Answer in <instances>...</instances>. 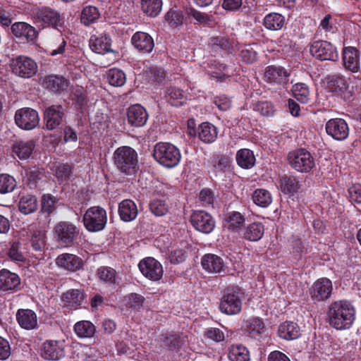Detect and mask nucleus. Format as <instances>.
<instances>
[{"label":"nucleus","instance_id":"nucleus-1","mask_svg":"<svg viewBox=\"0 0 361 361\" xmlns=\"http://www.w3.org/2000/svg\"><path fill=\"white\" fill-rule=\"evenodd\" d=\"M356 315L353 304L346 300L334 301L329 305L327 316L329 325L336 330H347L351 328Z\"/></svg>","mask_w":361,"mask_h":361},{"label":"nucleus","instance_id":"nucleus-2","mask_svg":"<svg viewBox=\"0 0 361 361\" xmlns=\"http://www.w3.org/2000/svg\"><path fill=\"white\" fill-rule=\"evenodd\" d=\"M114 164L123 173L131 176L137 171V154L128 146L120 147L114 153Z\"/></svg>","mask_w":361,"mask_h":361},{"label":"nucleus","instance_id":"nucleus-3","mask_svg":"<svg viewBox=\"0 0 361 361\" xmlns=\"http://www.w3.org/2000/svg\"><path fill=\"white\" fill-rule=\"evenodd\" d=\"M34 23L40 24L43 27H51L60 32L64 30V21L60 13L54 8L42 6L32 13Z\"/></svg>","mask_w":361,"mask_h":361},{"label":"nucleus","instance_id":"nucleus-4","mask_svg":"<svg viewBox=\"0 0 361 361\" xmlns=\"http://www.w3.org/2000/svg\"><path fill=\"white\" fill-rule=\"evenodd\" d=\"M154 159L166 168H173L178 164L181 154L178 148L169 142H159L153 151Z\"/></svg>","mask_w":361,"mask_h":361},{"label":"nucleus","instance_id":"nucleus-5","mask_svg":"<svg viewBox=\"0 0 361 361\" xmlns=\"http://www.w3.org/2000/svg\"><path fill=\"white\" fill-rule=\"evenodd\" d=\"M288 162L293 169L300 173H309L315 166L313 156L305 149L290 152L288 154Z\"/></svg>","mask_w":361,"mask_h":361},{"label":"nucleus","instance_id":"nucleus-6","mask_svg":"<svg viewBox=\"0 0 361 361\" xmlns=\"http://www.w3.org/2000/svg\"><path fill=\"white\" fill-rule=\"evenodd\" d=\"M106 221V212L100 207L94 206L89 208L83 216L84 226L87 231L91 232L103 230Z\"/></svg>","mask_w":361,"mask_h":361},{"label":"nucleus","instance_id":"nucleus-7","mask_svg":"<svg viewBox=\"0 0 361 361\" xmlns=\"http://www.w3.org/2000/svg\"><path fill=\"white\" fill-rule=\"evenodd\" d=\"M241 293L239 290L227 288L219 304V309L222 313L228 315L238 314L242 309Z\"/></svg>","mask_w":361,"mask_h":361},{"label":"nucleus","instance_id":"nucleus-8","mask_svg":"<svg viewBox=\"0 0 361 361\" xmlns=\"http://www.w3.org/2000/svg\"><path fill=\"white\" fill-rule=\"evenodd\" d=\"M310 51L313 57L320 61H336L338 59L336 48L326 40L313 42L310 44Z\"/></svg>","mask_w":361,"mask_h":361},{"label":"nucleus","instance_id":"nucleus-9","mask_svg":"<svg viewBox=\"0 0 361 361\" xmlns=\"http://www.w3.org/2000/svg\"><path fill=\"white\" fill-rule=\"evenodd\" d=\"M11 68L14 74L23 78H30L37 71V63L31 58L23 55L12 59Z\"/></svg>","mask_w":361,"mask_h":361},{"label":"nucleus","instance_id":"nucleus-10","mask_svg":"<svg viewBox=\"0 0 361 361\" xmlns=\"http://www.w3.org/2000/svg\"><path fill=\"white\" fill-rule=\"evenodd\" d=\"M11 32L20 43L36 42L39 32L35 27L25 22H16L11 25Z\"/></svg>","mask_w":361,"mask_h":361},{"label":"nucleus","instance_id":"nucleus-11","mask_svg":"<svg viewBox=\"0 0 361 361\" xmlns=\"http://www.w3.org/2000/svg\"><path fill=\"white\" fill-rule=\"evenodd\" d=\"M77 227L68 221H60L54 227L56 240L63 246L68 247L73 244L78 235Z\"/></svg>","mask_w":361,"mask_h":361},{"label":"nucleus","instance_id":"nucleus-12","mask_svg":"<svg viewBox=\"0 0 361 361\" xmlns=\"http://www.w3.org/2000/svg\"><path fill=\"white\" fill-rule=\"evenodd\" d=\"M290 73L283 66L269 65L265 68L264 80L271 85L286 87L289 82Z\"/></svg>","mask_w":361,"mask_h":361},{"label":"nucleus","instance_id":"nucleus-13","mask_svg":"<svg viewBox=\"0 0 361 361\" xmlns=\"http://www.w3.org/2000/svg\"><path fill=\"white\" fill-rule=\"evenodd\" d=\"M333 291V284L330 279L323 277L314 282L310 288L311 298L317 302L329 299Z\"/></svg>","mask_w":361,"mask_h":361},{"label":"nucleus","instance_id":"nucleus-14","mask_svg":"<svg viewBox=\"0 0 361 361\" xmlns=\"http://www.w3.org/2000/svg\"><path fill=\"white\" fill-rule=\"evenodd\" d=\"M138 267L141 273L147 279L157 281L163 276V268L159 262L153 257H146L142 259Z\"/></svg>","mask_w":361,"mask_h":361},{"label":"nucleus","instance_id":"nucleus-15","mask_svg":"<svg viewBox=\"0 0 361 361\" xmlns=\"http://www.w3.org/2000/svg\"><path fill=\"white\" fill-rule=\"evenodd\" d=\"M328 87L331 92L336 93L344 99H350L353 96L349 90V84L345 78L341 74L328 75L326 78Z\"/></svg>","mask_w":361,"mask_h":361},{"label":"nucleus","instance_id":"nucleus-16","mask_svg":"<svg viewBox=\"0 0 361 361\" xmlns=\"http://www.w3.org/2000/svg\"><path fill=\"white\" fill-rule=\"evenodd\" d=\"M190 222L195 228L204 233H211L215 227V221L207 212L194 211L190 216Z\"/></svg>","mask_w":361,"mask_h":361},{"label":"nucleus","instance_id":"nucleus-17","mask_svg":"<svg viewBox=\"0 0 361 361\" xmlns=\"http://www.w3.org/2000/svg\"><path fill=\"white\" fill-rule=\"evenodd\" d=\"M64 347L63 341H47L41 348V356L48 360H59L65 355Z\"/></svg>","mask_w":361,"mask_h":361},{"label":"nucleus","instance_id":"nucleus-18","mask_svg":"<svg viewBox=\"0 0 361 361\" xmlns=\"http://www.w3.org/2000/svg\"><path fill=\"white\" fill-rule=\"evenodd\" d=\"M91 50L99 54L111 51V38L105 32L92 35L89 42Z\"/></svg>","mask_w":361,"mask_h":361},{"label":"nucleus","instance_id":"nucleus-19","mask_svg":"<svg viewBox=\"0 0 361 361\" xmlns=\"http://www.w3.org/2000/svg\"><path fill=\"white\" fill-rule=\"evenodd\" d=\"M326 130L328 135L338 140H345L349 134L348 124L342 118L329 120L326 124Z\"/></svg>","mask_w":361,"mask_h":361},{"label":"nucleus","instance_id":"nucleus-20","mask_svg":"<svg viewBox=\"0 0 361 361\" xmlns=\"http://www.w3.org/2000/svg\"><path fill=\"white\" fill-rule=\"evenodd\" d=\"M133 46L140 52L149 54L152 52L154 47V39L152 36L145 32H136L131 37Z\"/></svg>","mask_w":361,"mask_h":361},{"label":"nucleus","instance_id":"nucleus-21","mask_svg":"<svg viewBox=\"0 0 361 361\" xmlns=\"http://www.w3.org/2000/svg\"><path fill=\"white\" fill-rule=\"evenodd\" d=\"M342 55L344 68L352 73H357L360 70L359 50L354 47H346L343 48Z\"/></svg>","mask_w":361,"mask_h":361},{"label":"nucleus","instance_id":"nucleus-22","mask_svg":"<svg viewBox=\"0 0 361 361\" xmlns=\"http://www.w3.org/2000/svg\"><path fill=\"white\" fill-rule=\"evenodd\" d=\"M68 80L62 75H49L44 78L42 86L49 92L61 94L68 86Z\"/></svg>","mask_w":361,"mask_h":361},{"label":"nucleus","instance_id":"nucleus-23","mask_svg":"<svg viewBox=\"0 0 361 361\" xmlns=\"http://www.w3.org/2000/svg\"><path fill=\"white\" fill-rule=\"evenodd\" d=\"M20 284L19 276L8 269L0 271V290L4 292L16 291Z\"/></svg>","mask_w":361,"mask_h":361},{"label":"nucleus","instance_id":"nucleus-24","mask_svg":"<svg viewBox=\"0 0 361 361\" xmlns=\"http://www.w3.org/2000/svg\"><path fill=\"white\" fill-rule=\"evenodd\" d=\"M56 264L66 270L76 271L82 268V260L75 255L63 253L57 257Z\"/></svg>","mask_w":361,"mask_h":361},{"label":"nucleus","instance_id":"nucleus-25","mask_svg":"<svg viewBox=\"0 0 361 361\" xmlns=\"http://www.w3.org/2000/svg\"><path fill=\"white\" fill-rule=\"evenodd\" d=\"M16 319L20 326L26 330H32L37 327V317L36 313L29 309L18 310Z\"/></svg>","mask_w":361,"mask_h":361},{"label":"nucleus","instance_id":"nucleus-26","mask_svg":"<svg viewBox=\"0 0 361 361\" xmlns=\"http://www.w3.org/2000/svg\"><path fill=\"white\" fill-rule=\"evenodd\" d=\"M201 264L203 269L211 274L221 273L224 269L223 259L214 254L204 255L201 260Z\"/></svg>","mask_w":361,"mask_h":361},{"label":"nucleus","instance_id":"nucleus-27","mask_svg":"<svg viewBox=\"0 0 361 361\" xmlns=\"http://www.w3.org/2000/svg\"><path fill=\"white\" fill-rule=\"evenodd\" d=\"M138 209L136 204L131 200H124L118 204V214L121 219L125 222L135 220L137 216Z\"/></svg>","mask_w":361,"mask_h":361},{"label":"nucleus","instance_id":"nucleus-28","mask_svg":"<svg viewBox=\"0 0 361 361\" xmlns=\"http://www.w3.org/2000/svg\"><path fill=\"white\" fill-rule=\"evenodd\" d=\"M209 46L214 51L231 52L235 47V41L227 35H218L210 38Z\"/></svg>","mask_w":361,"mask_h":361},{"label":"nucleus","instance_id":"nucleus-29","mask_svg":"<svg viewBox=\"0 0 361 361\" xmlns=\"http://www.w3.org/2000/svg\"><path fill=\"white\" fill-rule=\"evenodd\" d=\"M285 24V16L276 12H271L267 14L263 19V25L266 29L271 31L281 30Z\"/></svg>","mask_w":361,"mask_h":361},{"label":"nucleus","instance_id":"nucleus-30","mask_svg":"<svg viewBox=\"0 0 361 361\" xmlns=\"http://www.w3.org/2000/svg\"><path fill=\"white\" fill-rule=\"evenodd\" d=\"M97 276L102 282L109 286L118 285L121 281L117 271L110 267H99L97 269Z\"/></svg>","mask_w":361,"mask_h":361},{"label":"nucleus","instance_id":"nucleus-31","mask_svg":"<svg viewBox=\"0 0 361 361\" xmlns=\"http://www.w3.org/2000/svg\"><path fill=\"white\" fill-rule=\"evenodd\" d=\"M256 44H243L238 49V56L246 64H252L257 61L258 52L256 50Z\"/></svg>","mask_w":361,"mask_h":361},{"label":"nucleus","instance_id":"nucleus-32","mask_svg":"<svg viewBox=\"0 0 361 361\" xmlns=\"http://www.w3.org/2000/svg\"><path fill=\"white\" fill-rule=\"evenodd\" d=\"M62 300L71 309H78L84 300L83 293L78 289L69 290L63 293Z\"/></svg>","mask_w":361,"mask_h":361},{"label":"nucleus","instance_id":"nucleus-33","mask_svg":"<svg viewBox=\"0 0 361 361\" xmlns=\"http://www.w3.org/2000/svg\"><path fill=\"white\" fill-rule=\"evenodd\" d=\"M279 335L286 340L298 338L300 335V329L297 324L292 322H286L279 327Z\"/></svg>","mask_w":361,"mask_h":361},{"label":"nucleus","instance_id":"nucleus-34","mask_svg":"<svg viewBox=\"0 0 361 361\" xmlns=\"http://www.w3.org/2000/svg\"><path fill=\"white\" fill-rule=\"evenodd\" d=\"M166 97L168 103L173 106H180L187 100L185 92L179 87L175 86H171L167 89Z\"/></svg>","mask_w":361,"mask_h":361},{"label":"nucleus","instance_id":"nucleus-35","mask_svg":"<svg viewBox=\"0 0 361 361\" xmlns=\"http://www.w3.org/2000/svg\"><path fill=\"white\" fill-rule=\"evenodd\" d=\"M38 114H15L16 125L23 129L30 130L35 128L39 124Z\"/></svg>","mask_w":361,"mask_h":361},{"label":"nucleus","instance_id":"nucleus-36","mask_svg":"<svg viewBox=\"0 0 361 361\" xmlns=\"http://www.w3.org/2000/svg\"><path fill=\"white\" fill-rule=\"evenodd\" d=\"M35 143L33 140L17 142L13 146V152L20 159H26L30 157L34 148Z\"/></svg>","mask_w":361,"mask_h":361},{"label":"nucleus","instance_id":"nucleus-37","mask_svg":"<svg viewBox=\"0 0 361 361\" xmlns=\"http://www.w3.org/2000/svg\"><path fill=\"white\" fill-rule=\"evenodd\" d=\"M245 329L252 338H257L265 331L263 321L259 317H252L245 322Z\"/></svg>","mask_w":361,"mask_h":361},{"label":"nucleus","instance_id":"nucleus-38","mask_svg":"<svg viewBox=\"0 0 361 361\" xmlns=\"http://www.w3.org/2000/svg\"><path fill=\"white\" fill-rule=\"evenodd\" d=\"M74 331L79 338H92L95 334L96 328L90 321L83 320L75 323Z\"/></svg>","mask_w":361,"mask_h":361},{"label":"nucleus","instance_id":"nucleus-39","mask_svg":"<svg viewBox=\"0 0 361 361\" xmlns=\"http://www.w3.org/2000/svg\"><path fill=\"white\" fill-rule=\"evenodd\" d=\"M264 226L261 223H252L243 231V238L249 241H258L264 234Z\"/></svg>","mask_w":361,"mask_h":361},{"label":"nucleus","instance_id":"nucleus-40","mask_svg":"<svg viewBox=\"0 0 361 361\" xmlns=\"http://www.w3.org/2000/svg\"><path fill=\"white\" fill-rule=\"evenodd\" d=\"M141 10L149 17H157L162 8V0H141Z\"/></svg>","mask_w":361,"mask_h":361},{"label":"nucleus","instance_id":"nucleus-41","mask_svg":"<svg viewBox=\"0 0 361 361\" xmlns=\"http://www.w3.org/2000/svg\"><path fill=\"white\" fill-rule=\"evenodd\" d=\"M199 137L206 143L214 142L217 136L216 129L209 123H202L198 129Z\"/></svg>","mask_w":361,"mask_h":361},{"label":"nucleus","instance_id":"nucleus-42","mask_svg":"<svg viewBox=\"0 0 361 361\" xmlns=\"http://www.w3.org/2000/svg\"><path fill=\"white\" fill-rule=\"evenodd\" d=\"M238 164L243 169H250L255 163V157L252 151L248 149H242L236 154Z\"/></svg>","mask_w":361,"mask_h":361},{"label":"nucleus","instance_id":"nucleus-43","mask_svg":"<svg viewBox=\"0 0 361 361\" xmlns=\"http://www.w3.org/2000/svg\"><path fill=\"white\" fill-rule=\"evenodd\" d=\"M185 13L194 24H209L212 21V16L201 12L192 6L186 8Z\"/></svg>","mask_w":361,"mask_h":361},{"label":"nucleus","instance_id":"nucleus-44","mask_svg":"<svg viewBox=\"0 0 361 361\" xmlns=\"http://www.w3.org/2000/svg\"><path fill=\"white\" fill-rule=\"evenodd\" d=\"M100 16L99 9L93 6H85L81 12L80 21L85 26H89L96 22Z\"/></svg>","mask_w":361,"mask_h":361},{"label":"nucleus","instance_id":"nucleus-45","mask_svg":"<svg viewBox=\"0 0 361 361\" xmlns=\"http://www.w3.org/2000/svg\"><path fill=\"white\" fill-rule=\"evenodd\" d=\"M18 208L19 210L25 214L34 212L37 209V198L31 195L23 196L20 200Z\"/></svg>","mask_w":361,"mask_h":361},{"label":"nucleus","instance_id":"nucleus-46","mask_svg":"<svg viewBox=\"0 0 361 361\" xmlns=\"http://www.w3.org/2000/svg\"><path fill=\"white\" fill-rule=\"evenodd\" d=\"M106 79L109 83L114 87H121L126 82L124 72L118 68H110L106 73Z\"/></svg>","mask_w":361,"mask_h":361},{"label":"nucleus","instance_id":"nucleus-47","mask_svg":"<svg viewBox=\"0 0 361 361\" xmlns=\"http://www.w3.org/2000/svg\"><path fill=\"white\" fill-rule=\"evenodd\" d=\"M253 202L261 207H267L272 202L271 193L264 189L255 190L252 195Z\"/></svg>","mask_w":361,"mask_h":361},{"label":"nucleus","instance_id":"nucleus-48","mask_svg":"<svg viewBox=\"0 0 361 361\" xmlns=\"http://www.w3.org/2000/svg\"><path fill=\"white\" fill-rule=\"evenodd\" d=\"M228 357L231 361H249L250 353L245 347L235 345L231 347Z\"/></svg>","mask_w":361,"mask_h":361},{"label":"nucleus","instance_id":"nucleus-49","mask_svg":"<svg viewBox=\"0 0 361 361\" xmlns=\"http://www.w3.org/2000/svg\"><path fill=\"white\" fill-rule=\"evenodd\" d=\"M292 92L294 97L302 103H307L310 99V89L304 82H298L293 85Z\"/></svg>","mask_w":361,"mask_h":361},{"label":"nucleus","instance_id":"nucleus-50","mask_svg":"<svg viewBox=\"0 0 361 361\" xmlns=\"http://www.w3.org/2000/svg\"><path fill=\"white\" fill-rule=\"evenodd\" d=\"M281 189L286 194H293L300 188L299 181L295 177L283 176L281 178Z\"/></svg>","mask_w":361,"mask_h":361},{"label":"nucleus","instance_id":"nucleus-51","mask_svg":"<svg viewBox=\"0 0 361 361\" xmlns=\"http://www.w3.org/2000/svg\"><path fill=\"white\" fill-rule=\"evenodd\" d=\"M71 99L75 109L82 110L87 103V96L84 88L80 86L75 87L72 92Z\"/></svg>","mask_w":361,"mask_h":361},{"label":"nucleus","instance_id":"nucleus-52","mask_svg":"<svg viewBox=\"0 0 361 361\" xmlns=\"http://www.w3.org/2000/svg\"><path fill=\"white\" fill-rule=\"evenodd\" d=\"M152 213L157 216L165 215L169 211V205L164 199L154 198L149 203Z\"/></svg>","mask_w":361,"mask_h":361},{"label":"nucleus","instance_id":"nucleus-53","mask_svg":"<svg viewBox=\"0 0 361 361\" xmlns=\"http://www.w3.org/2000/svg\"><path fill=\"white\" fill-rule=\"evenodd\" d=\"M66 41L62 35L56 37L49 44V54L55 56L59 54H63L65 52Z\"/></svg>","mask_w":361,"mask_h":361},{"label":"nucleus","instance_id":"nucleus-54","mask_svg":"<svg viewBox=\"0 0 361 361\" xmlns=\"http://www.w3.org/2000/svg\"><path fill=\"white\" fill-rule=\"evenodd\" d=\"M31 245L36 251H42L46 246V234L41 230H35L31 235Z\"/></svg>","mask_w":361,"mask_h":361},{"label":"nucleus","instance_id":"nucleus-55","mask_svg":"<svg viewBox=\"0 0 361 361\" xmlns=\"http://www.w3.org/2000/svg\"><path fill=\"white\" fill-rule=\"evenodd\" d=\"M165 20L171 27H177L183 24V12L180 10L170 9L165 15Z\"/></svg>","mask_w":361,"mask_h":361},{"label":"nucleus","instance_id":"nucleus-56","mask_svg":"<svg viewBox=\"0 0 361 361\" xmlns=\"http://www.w3.org/2000/svg\"><path fill=\"white\" fill-rule=\"evenodd\" d=\"M7 255L13 262H23L25 260V257L21 251V244L19 242H14L11 245Z\"/></svg>","mask_w":361,"mask_h":361},{"label":"nucleus","instance_id":"nucleus-57","mask_svg":"<svg viewBox=\"0 0 361 361\" xmlns=\"http://www.w3.org/2000/svg\"><path fill=\"white\" fill-rule=\"evenodd\" d=\"M16 186V181L13 177L8 174H0V192L7 193L12 192Z\"/></svg>","mask_w":361,"mask_h":361},{"label":"nucleus","instance_id":"nucleus-58","mask_svg":"<svg viewBox=\"0 0 361 361\" xmlns=\"http://www.w3.org/2000/svg\"><path fill=\"white\" fill-rule=\"evenodd\" d=\"M226 220L228 228L235 231L243 226L245 219L240 212H233L229 214Z\"/></svg>","mask_w":361,"mask_h":361},{"label":"nucleus","instance_id":"nucleus-59","mask_svg":"<svg viewBox=\"0 0 361 361\" xmlns=\"http://www.w3.org/2000/svg\"><path fill=\"white\" fill-rule=\"evenodd\" d=\"M213 103L221 111H230L233 104L231 98L226 94L215 96L213 98Z\"/></svg>","mask_w":361,"mask_h":361},{"label":"nucleus","instance_id":"nucleus-60","mask_svg":"<svg viewBox=\"0 0 361 361\" xmlns=\"http://www.w3.org/2000/svg\"><path fill=\"white\" fill-rule=\"evenodd\" d=\"M97 350L89 345H81L78 353V358L80 361H95Z\"/></svg>","mask_w":361,"mask_h":361},{"label":"nucleus","instance_id":"nucleus-61","mask_svg":"<svg viewBox=\"0 0 361 361\" xmlns=\"http://www.w3.org/2000/svg\"><path fill=\"white\" fill-rule=\"evenodd\" d=\"M42 210L48 214L52 213L55 209L56 199L50 194H45L42 197Z\"/></svg>","mask_w":361,"mask_h":361},{"label":"nucleus","instance_id":"nucleus-62","mask_svg":"<svg viewBox=\"0 0 361 361\" xmlns=\"http://www.w3.org/2000/svg\"><path fill=\"white\" fill-rule=\"evenodd\" d=\"M211 163L217 171H224L229 166L230 160L228 157L216 155L212 158Z\"/></svg>","mask_w":361,"mask_h":361},{"label":"nucleus","instance_id":"nucleus-63","mask_svg":"<svg viewBox=\"0 0 361 361\" xmlns=\"http://www.w3.org/2000/svg\"><path fill=\"white\" fill-rule=\"evenodd\" d=\"M124 302L128 308H139L142 305L143 297L137 293H131L125 298Z\"/></svg>","mask_w":361,"mask_h":361},{"label":"nucleus","instance_id":"nucleus-64","mask_svg":"<svg viewBox=\"0 0 361 361\" xmlns=\"http://www.w3.org/2000/svg\"><path fill=\"white\" fill-rule=\"evenodd\" d=\"M348 197L351 202L361 203L360 184H354L348 188Z\"/></svg>","mask_w":361,"mask_h":361}]
</instances>
